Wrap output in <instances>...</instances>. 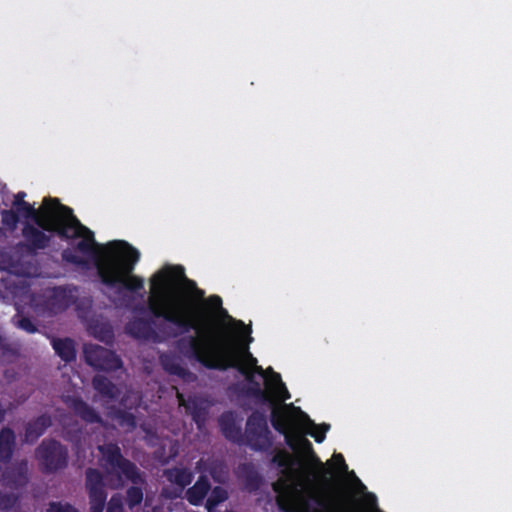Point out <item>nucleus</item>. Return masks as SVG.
<instances>
[{
    "mask_svg": "<svg viewBox=\"0 0 512 512\" xmlns=\"http://www.w3.org/2000/svg\"><path fill=\"white\" fill-rule=\"evenodd\" d=\"M133 311L151 317H135L127 322L125 331L139 340L175 342L190 331L210 327L214 318L228 319L243 334H250L243 320L230 316L223 307L220 295L212 294L205 299V291L185 275L182 265H166L150 278V294L147 304L136 305Z\"/></svg>",
    "mask_w": 512,
    "mask_h": 512,
    "instance_id": "nucleus-1",
    "label": "nucleus"
},
{
    "mask_svg": "<svg viewBox=\"0 0 512 512\" xmlns=\"http://www.w3.org/2000/svg\"><path fill=\"white\" fill-rule=\"evenodd\" d=\"M19 215L31 220L35 225L48 233H55L60 239L72 242L80 238L74 250L66 248L61 257L66 263L78 267L87 268L89 260L74 253H90L93 251V232L83 225L73 210L60 202L57 198L45 197L42 205L36 208L33 204L26 203L16 209Z\"/></svg>",
    "mask_w": 512,
    "mask_h": 512,
    "instance_id": "nucleus-2",
    "label": "nucleus"
},
{
    "mask_svg": "<svg viewBox=\"0 0 512 512\" xmlns=\"http://www.w3.org/2000/svg\"><path fill=\"white\" fill-rule=\"evenodd\" d=\"M247 343L233 338H216L198 329L197 334H188L174 342L178 353L210 370L226 371L228 369L248 370L257 364V359L249 351Z\"/></svg>",
    "mask_w": 512,
    "mask_h": 512,
    "instance_id": "nucleus-3",
    "label": "nucleus"
},
{
    "mask_svg": "<svg viewBox=\"0 0 512 512\" xmlns=\"http://www.w3.org/2000/svg\"><path fill=\"white\" fill-rule=\"evenodd\" d=\"M247 343L233 338H216L198 329L197 334H188L174 342L178 353L210 370L226 371L228 369L248 370L257 364V359L249 351Z\"/></svg>",
    "mask_w": 512,
    "mask_h": 512,
    "instance_id": "nucleus-4",
    "label": "nucleus"
},
{
    "mask_svg": "<svg viewBox=\"0 0 512 512\" xmlns=\"http://www.w3.org/2000/svg\"><path fill=\"white\" fill-rule=\"evenodd\" d=\"M101 247L95 240L90 253L83 255L94 260L100 281L108 287L120 286L130 292L144 289V279L133 274L140 260V252L125 240L108 242L100 253Z\"/></svg>",
    "mask_w": 512,
    "mask_h": 512,
    "instance_id": "nucleus-5",
    "label": "nucleus"
},
{
    "mask_svg": "<svg viewBox=\"0 0 512 512\" xmlns=\"http://www.w3.org/2000/svg\"><path fill=\"white\" fill-rule=\"evenodd\" d=\"M272 427L284 436L285 443L294 451L308 455L317 466L314 477L323 482L329 480L331 470L326 467L315 453L312 443L304 437L305 427L316 426V423L299 407L291 404L282 410H274L271 415Z\"/></svg>",
    "mask_w": 512,
    "mask_h": 512,
    "instance_id": "nucleus-6",
    "label": "nucleus"
},
{
    "mask_svg": "<svg viewBox=\"0 0 512 512\" xmlns=\"http://www.w3.org/2000/svg\"><path fill=\"white\" fill-rule=\"evenodd\" d=\"M97 449L101 454V466L107 474L115 475L118 482L121 483L122 478L131 481L133 485L144 482L138 467L130 460L124 458L118 443H104L98 445Z\"/></svg>",
    "mask_w": 512,
    "mask_h": 512,
    "instance_id": "nucleus-7",
    "label": "nucleus"
},
{
    "mask_svg": "<svg viewBox=\"0 0 512 512\" xmlns=\"http://www.w3.org/2000/svg\"><path fill=\"white\" fill-rule=\"evenodd\" d=\"M244 443L259 452H267L273 447V435L264 411L255 410L246 419Z\"/></svg>",
    "mask_w": 512,
    "mask_h": 512,
    "instance_id": "nucleus-8",
    "label": "nucleus"
},
{
    "mask_svg": "<svg viewBox=\"0 0 512 512\" xmlns=\"http://www.w3.org/2000/svg\"><path fill=\"white\" fill-rule=\"evenodd\" d=\"M44 473H55L69 465V449L56 439H44L35 450Z\"/></svg>",
    "mask_w": 512,
    "mask_h": 512,
    "instance_id": "nucleus-9",
    "label": "nucleus"
},
{
    "mask_svg": "<svg viewBox=\"0 0 512 512\" xmlns=\"http://www.w3.org/2000/svg\"><path fill=\"white\" fill-rule=\"evenodd\" d=\"M277 505L283 512H342L338 504L321 495H311L300 501L290 495L280 496Z\"/></svg>",
    "mask_w": 512,
    "mask_h": 512,
    "instance_id": "nucleus-10",
    "label": "nucleus"
},
{
    "mask_svg": "<svg viewBox=\"0 0 512 512\" xmlns=\"http://www.w3.org/2000/svg\"><path fill=\"white\" fill-rule=\"evenodd\" d=\"M83 354L85 362L96 370L116 371L122 367V361L116 352L101 345L85 344Z\"/></svg>",
    "mask_w": 512,
    "mask_h": 512,
    "instance_id": "nucleus-11",
    "label": "nucleus"
},
{
    "mask_svg": "<svg viewBox=\"0 0 512 512\" xmlns=\"http://www.w3.org/2000/svg\"><path fill=\"white\" fill-rule=\"evenodd\" d=\"M246 380V384L240 386L239 393L246 397L254 399L255 405L261 407H268L271 409V415L274 410H282L283 408H277L275 397L267 390L261 387V384L256 381L253 371L251 369H242L238 371Z\"/></svg>",
    "mask_w": 512,
    "mask_h": 512,
    "instance_id": "nucleus-12",
    "label": "nucleus"
},
{
    "mask_svg": "<svg viewBox=\"0 0 512 512\" xmlns=\"http://www.w3.org/2000/svg\"><path fill=\"white\" fill-rule=\"evenodd\" d=\"M85 487L89 495L90 512H103L107 500V492L103 475L98 469H86Z\"/></svg>",
    "mask_w": 512,
    "mask_h": 512,
    "instance_id": "nucleus-13",
    "label": "nucleus"
},
{
    "mask_svg": "<svg viewBox=\"0 0 512 512\" xmlns=\"http://www.w3.org/2000/svg\"><path fill=\"white\" fill-rule=\"evenodd\" d=\"M77 301V287L55 286L45 300L46 308L53 313L63 312L74 305Z\"/></svg>",
    "mask_w": 512,
    "mask_h": 512,
    "instance_id": "nucleus-14",
    "label": "nucleus"
},
{
    "mask_svg": "<svg viewBox=\"0 0 512 512\" xmlns=\"http://www.w3.org/2000/svg\"><path fill=\"white\" fill-rule=\"evenodd\" d=\"M45 232L46 231L35 224L29 222L23 224L21 234L24 238V247L28 253L34 254L39 250H44L49 247L52 233L46 234Z\"/></svg>",
    "mask_w": 512,
    "mask_h": 512,
    "instance_id": "nucleus-15",
    "label": "nucleus"
},
{
    "mask_svg": "<svg viewBox=\"0 0 512 512\" xmlns=\"http://www.w3.org/2000/svg\"><path fill=\"white\" fill-rule=\"evenodd\" d=\"M52 425V418L49 414L43 413L24 425L23 443L35 444Z\"/></svg>",
    "mask_w": 512,
    "mask_h": 512,
    "instance_id": "nucleus-16",
    "label": "nucleus"
},
{
    "mask_svg": "<svg viewBox=\"0 0 512 512\" xmlns=\"http://www.w3.org/2000/svg\"><path fill=\"white\" fill-rule=\"evenodd\" d=\"M65 402L67 407L84 422L88 424L103 423L102 417L97 410L92 408V406L81 397H68Z\"/></svg>",
    "mask_w": 512,
    "mask_h": 512,
    "instance_id": "nucleus-17",
    "label": "nucleus"
},
{
    "mask_svg": "<svg viewBox=\"0 0 512 512\" xmlns=\"http://www.w3.org/2000/svg\"><path fill=\"white\" fill-rule=\"evenodd\" d=\"M220 431L225 439L236 443H244V434L241 426L236 422L233 412H224L219 418Z\"/></svg>",
    "mask_w": 512,
    "mask_h": 512,
    "instance_id": "nucleus-18",
    "label": "nucleus"
},
{
    "mask_svg": "<svg viewBox=\"0 0 512 512\" xmlns=\"http://www.w3.org/2000/svg\"><path fill=\"white\" fill-rule=\"evenodd\" d=\"M210 490L211 482L209 478L206 475L201 474L198 476L193 486L186 489L184 498L190 504L199 506L203 504L205 499H207Z\"/></svg>",
    "mask_w": 512,
    "mask_h": 512,
    "instance_id": "nucleus-19",
    "label": "nucleus"
},
{
    "mask_svg": "<svg viewBox=\"0 0 512 512\" xmlns=\"http://www.w3.org/2000/svg\"><path fill=\"white\" fill-rule=\"evenodd\" d=\"M164 476L172 484L176 485L179 493L175 496H179L187 487L190 486L194 480V472L187 467H171L164 470Z\"/></svg>",
    "mask_w": 512,
    "mask_h": 512,
    "instance_id": "nucleus-20",
    "label": "nucleus"
},
{
    "mask_svg": "<svg viewBox=\"0 0 512 512\" xmlns=\"http://www.w3.org/2000/svg\"><path fill=\"white\" fill-rule=\"evenodd\" d=\"M238 477L242 481L244 490L248 491L249 493L258 491L263 483L261 474L250 463L239 465Z\"/></svg>",
    "mask_w": 512,
    "mask_h": 512,
    "instance_id": "nucleus-21",
    "label": "nucleus"
},
{
    "mask_svg": "<svg viewBox=\"0 0 512 512\" xmlns=\"http://www.w3.org/2000/svg\"><path fill=\"white\" fill-rule=\"evenodd\" d=\"M159 360L163 369L170 375L178 376L184 381L191 380L195 377L194 373L185 367L175 355L165 353L160 356Z\"/></svg>",
    "mask_w": 512,
    "mask_h": 512,
    "instance_id": "nucleus-22",
    "label": "nucleus"
},
{
    "mask_svg": "<svg viewBox=\"0 0 512 512\" xmlns=\"http://www.w3.org/2000/svg\"><path fill=\"white\" fill-rule=\"evenodd\" d=\"M16 448V434L11 427L5 426L0 430V464H8L13 459Z\"/></svg>",
    "mask_w": 512,
    "mask_h": 512,
    "instance_id": "nucleus-23",
    "label": "nucleus"
},
{
    "mask_svg": "<svg viewBox=\"0 0 512 512\" xmlns=\"http://www.w3.org/2000/svg\"><path fill=\"white\" fill-rule=\"evenodd\" d=\"M92 388L104 399L118 400L121 389L109 378L102 374H95L92 378Z\"/></svg>",
    "mask_w": 512,
    "mask_h": 512,
    "instance_id": "nucleus-24",
    "label": "nucleus"
},
{
    "mask_svg": "<svg viewBox=\"0 0 512 512\" xmlns=\"http://www.w3.org/2000/svg\"><path fill=\"white\" fill-rule=\"evenodd\" d=\"M177 398L181 405H184L186 411L192 416L197 426L200 427L206 420V408L204 407L203 400L198 397L190 396L187 400L181 393L177 394Z\"/></svg>",
    "mask_w": 512,
    "mask_h": 512,
    "instance_id": "nucleus-25",
    "label": "nucleus"
},
{
    "mask_svg": "<svg viewBox=\"0 0 512 512\" xmlns=\"http://www.w3.org/2000/svg\"><path fill=\"white\" fill-rule=\"evenodd\" d=\"M268 370L272 372L271 380L267 382L268 391L272 393L276 407L283 408L285 405H288L284 404V402L291 398V394L286 385L282 382L281 375L274 372L271 367Z\"/></svg>",
    "mask_w": 512,
    "mask_h": 512,
    "instance_id": "nucleus-26",
    "label": "nucleus"
},
{
    "mask_svg": "<svg viewBox=\"0 0 512 512\" xmlns=\"http://www.w3.org/2000/svg\"><path fill=\"white\" fill-rule=\"evenodd\" d=\"M52 346L55 353L66 363L75 361L76 350L74 341L71 338H53Z\"/></svg>",
    "mask_w": 512,
    "mask_h": 512,
    "instance_id": "nucleus-27",
    "label": "nucleus"
},
{
    "mask_svg": "<svg viewBox=\"0 0 512 512\" xmlns=\"http://www.w3.org/2000/svg\"><path fill=\"white\" fill-rule=\"evenodd\" d=\"M91 333L96 339L106 344L113 343L115 339L114 330L108 322H95L91 325Z\"/></svg>",
    "mask_w": 512,
    "mask_h": 512,
    "instance_id": "nucleus-28",
    "label": "nucleus"
},
{
    "mask_svg": "<svg viewBox=\"0 0 512 512\" xmlns=\"http://www.w3.org/2000/svg\"><path fill=\"white\" fill-rule=\"evenodd\" d=\"M228 499V492L221 486L211 487V490L206 499V509L208 512H212L220 503H223Z\"/></svg>",
    "mask_w": 512,
    "mask_h": 512,
    "instance_id": "nucleus-29",
    "label": "nucleus"
},
{
    "mask_svg": "<svg viewBox=\"0 0 512 512\" xmlns=\"http://www.w3.org/2000/svg\"><path fill=\"white\" fill-rule=\"evenodd\" d=\"M144 499V492L141 487H137L134 484L132 487L126 490V504L130 509H134L136 506L140 505Z\"/></svg>",
    "mask_w": 512,
    "mask_h": 512,
    "instance_id": "nucleus-30",
    "label": "nucleus"
},
{
    "mask_svg": "<svg viewBox=\"0 0 512 512\" xmlns=\"http://www.w3.org/2000/svg\"><path fill=\"white\" fill-rule=\"evenodd\" d=\"M272 462L280 468H289L295 464L293 456L286 450H278L272 456Z\"/></svg>",
    "mask_w": 512,
    "mask_h": 512,
    "instance_id": "nucleus-31",
    "label": "nucleus"
},
{
    "mask_svg": "<svg viewBox=\"0 0 512 512\" xmlns=\"http://www.w3.org/2000/svg\"><path fill=\"white\" fill-rule=\"evenodd\" d=\"M19 222L16 209H4L1 211V223L10 230H15Z\"/></svg>",
    "mask_w": 512,
    "mask_h": 512,
    "instance_id": "nucleus-32",
    "label": "nucleus"
},
{
    "mask_svg": "<svg viewBox=\"0 0 512 512\" xmlns=\"http://www.w3.org/2000/svg\"><path fill=\"white\" fill-rule=\"evenodd\" d=\"M330 428V425L327 423H322L320 425L312 426V427H305V430L312 429L310 432H308L317 443H322L325 441V434Z\"/></svg>",
    "mask_w": 512,
    "mask_h": 512,
    "instance_id": "nucleus-33",
    "label": "nucleus"
},
{
    "mask_svg": "<svg viewBox=\"0 0 512 512\" xmlns=\"http://www.w3.org/2000/svg\"><path fill=\"white\" fill-rule=\"evenodd\" d=\"M118 422H120V425L127 426L130 429H134L137 426V419L136 416L127 411H118Z\"/></svg>",
    "mask_w": 512,
    "mask_h": 512,
    "instance_id": "nucleus-34",
    "label": "nucleus"
},
{
    "mask_svg": "<svg viewBox=\"0 0 512 512\" xmlns=\"http://www.w3.org/2000/svg\"><path fill=\"white\" fill-rule=\"evenodd\" d=\"M46 512H78V510L69 503L52 501L48 504Z\"/></svg>",
    "mask_w": 512,
    "mask_h": 512,
    "instance_id": "nucleus-35",
    "label": "nucleus"
},
{
    "mask_svg": "<svg viewBox=\"0 0 512 512\" xmlns=\"http://www.w3.org/2000/svg\"><path fill=\"white\" fill-rule=\"evenodd\" d=\"M17 503V496L12 493L0 494V509L3 511H9Z\"/></svg>",
    "mask_w": 512,
    "mask_h": 512,
    "instance_id": "nucleus-36",
    "label": "nucleus"
},
{
    "mask_svg": "<svg viewBox=\"0 0 512 512\" xmlns=\"http://www.w3.org/2000/svg\"><path fill=\"white\" fill-rule=\"evenodd\" d=\"M17 327L27 333H35L37 331L36 325L32 322L29 317H21L17 320Z\"/></svg>",
    "mask_w": 512,
    "mask_h": 512,
    "instance_id": "nucleus-37",
    "label": "nucleus"
},
{
    "mask_svg": "<svg viewBox=\"0 0 512 512\" xmlns=\"http://www.w3.org/2000/svg\"><path fill=\"white\" fill-rule=\"evenodd\" d=\"M0 351L3 355H16L17 350L0 334Z\"/></svg>",
    "mask_w": 512,
    "mask_h": 512,
    "instance_id": "nucleus-38",
    "label": "nucleus"
},
{
    "mask_svg": "<svg viewBox=\"0 0 512 512\" xmlns=\"http://www.w3.org/2000/svg\"><path fill=\"white\" fill-rule=\"evenodd\" d=\"M107 512H123L121 498L113 496L108 502Z\"/></svg>",
    "mask_w": 512,
    "mask_h": 512,
    "instance_id": "nucleus-39",
    "label": "nucleus"
},
{
    "mask_svg": "<svg viewBox=\"0 0 512 512\" xmlns=\"http://www.w3.org/2000/svg\"><path fill=\"white\" fill-rule=\"evenodd\" d=\"M333 459L336 462V465L338 467V470L340 472H347L348 471V465L346 464V461L344 459L343 454L341 453H335L333 455Z\"/></svg>",
    "mask_w": 512,
    "mask_h": 512,
    "instance_id": "nucleus-40",
    "label": "nucleus"
},
{
    "mask_svg": "<svg viewBox=\"0 0 512 512\" xmlns=\"http://www.w3.org/2000/svg\"><path fill=\"white\" fill-rule=\"evenodd\" d=\"M26 193L25 192H18L13 200V207L14 209H19L21 206L25 205L27 202L25 201Z\"/></svg>",
    "mask_w": 512,
    "mask_h": 512,
    "instance_id": "nucleus-41",
    "label": "nucleus"
},
{
    "mask_svg": "<svg viewBox=\"0 0 512 512\" xmlns=\"http://www.w3.org/2000/svg\"><path fill=\"white\" fill-rule=\"evenodd\" d=\"M81 428H78L76 432H66V439L70 442L78 443L80 441Z\"/></svg>",
    "mask_w": 512,
    "mask_h": 512,
    "instance_id": "nucleus-42",
    "label": "nucleus"
},
{
    "mask_svg": "<svg viewBox=\"0 0 512 512\" xmlns=\"http://www.w3.org/2000/svg\"><path fill=\"white\" fill-rule=\"evenodd\" d=\"M17 470H18L19 475L22 476L24 479H26L27 463L25 461H22L18 465Z\"/></svg>",
    "mask_w": 512,
    "mask_h": 512,
    "instance_id": "nucleus-43",
    "label": "nucleus"
},
{
    "mask_svg": "<svg viewBox=\"0 0 512 512\" xmlns=\"http://www.w3.org/2000/svg\"><path fill=\"white\" fill-rule=\"evenodd\" d=\"M251 371H253L254 376H255V374L264 376V373H265V370L263 369V367L259 366L257 364L251 368Z\"/></svg>",
    "mask_w": 512,
    "mask_h": 512,
    "instance_id": "nucleus-44",
    "label": "nucleus"
},
{
    "mask_svg": "<svg viewBox=\"0 0 512 512\" xmlns=\"http://www.w3.org/2000/svg\"><path fill=\"white\" fill-rule=\"evenodd\" d=\"M6 413H7V410L5 408H3L0 403V423L5 419Z\"/></svg>",
    "mask_w": 512,
    "mask_h": 512,
    "instance_id": "nucleus-45",
    "label": "nucleus"
}]
</instances>
